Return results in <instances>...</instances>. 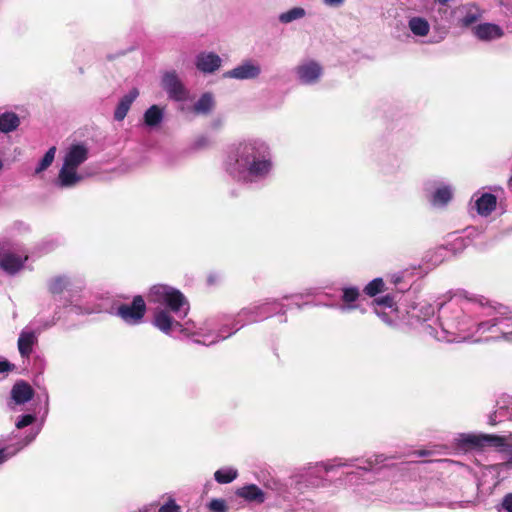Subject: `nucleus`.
<instances>
[{
  "label": "nucleus",
  "instance_id": "12",
  "mask_svg": "<svg viewBox=\"0 0 512 512\" xmlns=\"http://www.w3.org/2000/svg\"><path fill=\"white\" fill-rule=\"evenodd\" d=\"M38 339L33 331H22L18 338V351L22 358H29Z\"/></svg>",
  "mask_w": 512,
  "mask_h": 512
},
{
  "label": "nucleus",
  "instance_id": "20",
  "mask_svg": "<svg viewBox=\"0 0 512 512\" xmlns=\"http://www.w3.org/2000/svg\"><path fill=\"white\" fill-rule=\"evenodd\" d=\"M174 321L166 310H159L154 315V325L164 333H169Z\"/></svg>",
  "mask_w": 512,
  "mask_h": 512
},
{
  "label": "nucleus",
  "instance_id": "30",
  "mask_svg": "<svg viewBox=\"0 0 512 512\" xmlns=\"http://www.w3.org/2000/svg\"><path fill=\"white\" fill-rule=\"evenodd\" d=\"M304 16H305V10L301 7H295L285 13H282L279 17V20L282 23H290V22L300 19Z\"/></svg>",
  "mask_w": 512,
  "mask_h": 512
},
{
  "label": "nucleus",
  "instance_id": "4",
  "mask_svg": "<svg viewBox=\"0 0 512 512\" xmlns=\"http://www.w3.org/2000/svg\"><path fill=\"white\" fill-rule=\"evenodd\" d=\"M162 86L169 97L175 101H184L188 98V91L175 71L164 74Z\"/></svg>",
  "mask_w": 512,
  "mask_h": 512
},
{
  "label": "nucleus",
  "instance_id": "2",
  "mask_svg": "<svg viewBox=\"0 0 512 512\" xmlns=\"http://www.w3.org/2000/svg\"><path fill=\"white\" fill-rule=\"evenodd\" d=\"M458 444L464 450H483L485 447H503L506 438L491 434H461Z\"/></svg>",
  "mask_w": 512,
  "mask_h": 512
},
{
  "label": "nucleus",
  "instance_id": "10",
  "mask_svg": "<svg viewBox=\"0 0 512 512\" xmlns=\"http://www.w3.org/2000/svg\"><path fill=\"white\" fill-rule=\"evenodd\" d=\"M235 494L247 502L262 504L266 500L265 493L256 484H248L238 488Z\"/></svg>",
  "mask_w": 512,
  "mask_h": 512
},
{
  "label": "nucleus",
  "instance_id": "35",
  "mask_svg": "<svg viewBox=\"0 0 512 512\" xmlns=\"http://www.w3.org/2000/svg\"><path fill=\"white\" fill-rule=\"evenodd\" d=\"M35 421V416L31 414L22 415L19 420L16 422V427L18 429H22L31 425Z\"/></svg>",
  "mask_w": 512,
  "mask_h": 512
},
{
  "label": "nucleus",
  "instance_id": "3",
  "mask_svg": "<svg viewBox=\"0 0 512 512\" xmlns=\"http://www.w3.org/2000/svg\"><path fill=\"white\" fill-rule=\"evenodd\" d=\"M146 310L143 297L137 295L130 304L122 303L118 305L115 314L128 324H137L143 319Z\"/></svg>",
  "mask_w": 512,
  "mask_h": 512
},
{
  "label": "nucleus",
  "instance_id": "21",
  "mask_svg": "<svg viewBox=\"0 0 512 512\" xmlns=\"http://www.w3.org/2000/svg\"><path fill=\"white\" fill-rule=\"evenodd\" d=\"M172 289L173 287L167 285H154L150 289L149 301L154 303L165 304L168 295L172 291Z\"/></svg>",
  "mask_w": 512,
  "mask_h": 512
},
{
  "label": "nucleus",
  "instance_id": "9",
  "mask_svg": "<svg viewBox=\"0 0 512 512\" xmlns=\"http://www.w3.org/2000/svg\"><path fill=\"white\" fill-rule=\"evenodd\" d=\"M28 260V256L24 258L10 252L0 254V267L10 275L19 272L24 263Z\"/></svg>",
  "mask_w": 512,
  "mask_h": 512
},
{
  "label": "nucleus",
  "instance_id": "18",
  "mask_svg": "<svg viewBox=\"0 0 512 512\" xmlns=\"http://www.w3.org/2000/svg\"><path fill=\"white\" fill-rule=\"evenodd\" d=\"M20 119L14 112H5L0 115V132L9 133L18 128Z\"/></svg>",
  "mask_w": 512,
  "mask_h": 512
},
{
  "label": "nucleus",
  "instance_id": "43",
  "mask_svg": "<svg viewBox=\"0 0 512 512\" xmlns=\"http://www.w3.org/2000/svg\"><path fill=\"white\" fill-rule=\"evenodd\" d=\"M435 1L442 5H446L450 0H435Z\"/></svg>",
  "mask_w": 512,
  "mask_h": 512
},
{
  "label": "nucleus",
  "instance_id": "14",
  "mask_svg": "<svg viewBox=\"0 0 512 512\" xmlns=\"http://www.w3.org/2000/svg\"><path fill=\"white\" fill-rule=\"evenodd\" d=\"M82 179L83 177L77 173V169H71L63 164L58 174V185L63 188L73 187Z\"/></svg>",
  "mask_w": 512,
  "mask_h": 512
},
{
  "label": "nucleus",
  "instance_id": "15",
  "mask_svg": "<svg viewBox=\"0 0 512 512\" xmlns=\"http://www.w3.org/2000/svg\"><path fill=\"white\" fill-rule=\"evenodd\" d=\"M475 35L481 40L500 38L503 35L502 29L492 23H484L474 28Z\"/></svg>",
  "mask_w": 512,
  "mask_h": 512
},
{
  "label": "nucleus",
  "instance_id": "16",
  "mask_svg": "<svg viewBox=\"0 0 512 512\" xmlns=\"http://www.w3.org/2000/svg\"><path fill=\"white\" fill-rule=\"evenodd\" d=\"M497 205V198L494 194L484 193L476 200L477 212L482 216L490 215Z\"/></svg>",
  "mask_w": 512,
  "mask_h": 512
},
{
  "label": "nucleus",
  "instance_id": "19",
  "mask_svg": "<svg viewBox=\"0 0 512 512\" xmlns=\"http://www.w3.org/2000/svg\"><path fill=\"white\" fill-rule=\"evenodd\" d=\"M187 304V300L183 293L175 288L169 293L167 301L165 305L169 308L170 311L177 313L181 310V308Z\"/></svg>",
  "mask_w": 512,
  "mask_h": 512
},
{
  "label": "nucleus",
  "instance_id": "13",
  "mask_svg": "<svg viewBox=\"0 0 512 512\" xmlns=\"http://www.w3.org/2000/svg\"><path fill=\"white\" fill-rule=\"evenodd\" d=\"M139 91L137 88H133L129 91L128 94L124 95L119 103L116 106V109L114 111V119L116 121H123L126 117L128 111L130 110V107L132 103L135 101V99L138 97Z\"/></svg>",
  "mask_w": 512,
  "mask_h": 512
},
{
  "label": "nucleus",
  "instance_id": "25",
  "mask_svg": "<svg viewBox=\"0 0 512 512\" xmlns=\"http://www.w3.org/2000/svg\"><path fill=\"white\" fill-rule=\"evenodd\" d=\"M452 199V191L448 186H442L436 189L432 196V204L444 206Z\"/></svg>",
  "mask_w": 512,
  "mask_h": 512
},
{
  "label": "nucleus",
  "instance_id": "17",
  "mask_svg": "<svg viewBox=\"0 0 512 512\" xmlns=\"http://www.w3.org/2000/svg\"><path fill=\"white\" fill-rule=\"evenodd\" d=\"M463 9L465 10V14L459 20V25L461 27L467 28L471 26L472 24L477 22L482 16L480 9L474 4L466 5L463 7Z\"/></svg>",
  "mask_w": 512,
  "mask_h": 512
},
{
  "label": "nucleus",
  "instance_id": "31",
  "mask_svg": "<svg viewBox=\"0 0 512 512\" xmlns=\"http://www.w3.org/2000/svg\"><path fill=\"white\" fill-rule=\"evenodd\" d=\"M359 297V290L356 287H348L343 289L342 300L346 304L355 302Z\"/></svg>",
  "mask_w": 512,
  "mask_h": 512
},
{
  "label": "nucleus",
  "instance_id": "40",
  "mask_svg": "<svg viewBox=\"0 0 512 512\" xmlns=\"http://www.w3.org/2000/svg\"><path fill=\"white\" fill-rule=\"evenodd\" d=\"M415 454L418 456H426L429 454V452L427 450H419V451H416Z\"/></svg>",
  "mask_w": 512,
  "mask_h": 512
},
{
  "label": "nucleus",
  "instance_id": "39",
  "mask_svg": "<svg viewBox=\"0 0 512 512\" xmlns=\"http://www.w3.org/2000/svg\"><path fill=\"white\" fill-rule=\"evenodd\" d=\"M327 5L338 6L344 2V0H323Z\"/></svg>",
  "mask_w": 512,
  "mask_h": 512
},
{
  "label": "nucleus",
  "instance_id": "34",
  "mask_svg": "<svg viewBox=\"0 0 512 512\" xmlns=\"http://www.w3.org/2000/svg\"><path fill=\"white\" fill-rule=\"evenodd\" d=\"M498 512H512V493L506 494L498 507Z\"/></svg>",
  "mask_w": 512,
  "mask_h": 512
},
{
  "label": "nucleus",
  "instance_id": "33",
  "mask_svg": "<svg viewBox=\"0 0 512 512\" xmlns=\"http://www.w3.org/2000/svg\"><path fill=\"white\" fill-rule=\"evenodd\" d=\"M158 512H181V507L174 499L169 498L168 501L159 508Z\"/></svg>",
  "mask_w": 512,
  "mask_h": 512
},
{
  "label": "nucleus",
  "instance_id": "11",
  "mask_svg": "<svg viewBox=\"0 0 512 512\" xmlns=\"http://www.w3.org/2000/svg\"><path fill=\"white\" fill-rule=\"evenodd\" d=\"M11 397L16 404H24L34 397V390L29 383L19 380L12 387Z\"/></svg>",
  "mask_w": 512,
  "mask_h": 512
},
{
  "label": "nucleus",
  "instance_id": "36",
  "mask_svg": "<svg viewBox=\"0 0 512 512\" xmlns=\"http://www.w3.org/2000/svg\"><path fill=\"white\" fill-rule=\"evenodd\" d=\"M375 302L383 307L386 308H392L395 305L394 297L391 295H385L382 297H379L375 300Z\"/></svg>",
  "mask_w": 512,
  "mask_h": 512
},
{
  "label": "nucleus",
  "instance_id": "32",
  "mask_svg": "<svg viewBox=\"0 0 512 512\" xmlns=\"http://www.w3.org/2000/svg\"><path fill=\"white\" fill-rule=\"evenodd\" d=\"M208 508L211 512H227L228 506L226 504V501L224 499H212L209 504Z\"/></svg>",
  "mask_w": 512,
  "mask_h": 512
},
{
  "label": "nucleus",
  "instance_id": "6",
  "mask_svg": "<svg viewBox=\"0 0 512 512\" xmlns=\"http://www.w3.org/2000/svg\"><path fill=\"white\" fill-rule=\"evenodd\" d=\"M261 73L259 65L254 64L251 61H246L234 69L227 71L224 76L234 79H255Z\"/></svg>",
  "mask_w": 512,
  "mask_h": 512
},
{
  "label": "nucleus",
  "instance_id": "41",
  "mask_svg": "<svg viewBox=\"0 0 512 512\" xmlns=\"http://www.w3.org/2000/svg\"><path fill=\"white\" fill-rule=\"evenodd\" d=\"M6 460V455L4 450H0V464Z\"/></svg>",
  "mask_w": 512,
  "mask_h": 512
},
{
  "label": "nucleus",
  "instance_id": "37",
  "mask_svg": "<svg viewBox=\"0 0 512 512\" xmlns=\"http://www.w3.org/2000/svg\"><path fill=\"white\" fill-rule=\"evenodd\" d=\"M16 369L15 364L9 362L8 360L0 361V374L1 373H9Z\"/></svg>",
  "mask_w": 512,
  "mask_h": 512
},
{
  "label": "nucleus",
  "instance_id": "5",
  "mask_svg": "<svg viewBox=\"0 0 512 512\" xmlns=\"http://www.w3.org/2000/svg\"><path fill=\"white\" fill-rule=\"evenodd\" d=\"M323 69L316 61H309L302 65L297 66L296 73L299 80L304 84H312L319 80Z\"/></svg>",
  "mask_w": 512,
  "mask_h": 512
},
{
  "label": "nucleus",
  "instance_id": "23",
  "mask_svg": "<svg viewBox=\"0 0 512 512\" xmlns=\"http://www.w3.org/2000/svg\"><path fill=\"white\" fill-rule=\"evenodd\" d=\"M162 119L163 111L157 105H152L144 113V122L147 126H157L161 123Z\"/></svg>",
  "mask_w": 512,
  "mask_h": 512
},
{
  "label": "nucleus",
  "instance_id": "29",
  "mask_svg": "<svg viewBox=\"0 0 512 512\" xmlns=\"http://www.w3.org/2000/svg\"><path fill=\"white\" fill-rule=\"evenodd\" d=\"M237 471L233 469L228 470H217L214 473L215 480L220 484H228L237 478Z\"/></svg>",
  "mask_w": 512,
  "mask_h": 512
},
{
  "label": "nucleus",
  "instance_id": "24",
  "mask_svg": "<svg viewBox=\"0 0 512 512\" xmlns=\"http://www.w3.org/2000/svg\"><path fill=\"white\" fill-rule=\"evenodd\" d=\"M409 28L417 36H426L429 33V23L421 17H413L409 20Z\"/></svg>",
  "mask_w": 512,
  "mask_h": 512
},
{
  "label": "nucleus",
  "instance_id": "22",
  "mask_svg": "<svg viewBox=\"0 0 512 512\" xmlns=\"http://www.w3.org/2000/svg\"><path fill=\"white\" fill-rule=\"evenodd\" d=\"M214 99L212 94L204 93L199 100L194 104L193 110L197 114H208L212 111L214 107Z\"/></svg>",
  "mask_w": 512,
  "mask_h": 512
},
{
  "label": "nucleus",
  "instance_id": "26",
  "mask_svg": "<svg viewBox=\"0 0 512 512\" xmlns=\"http://www.w3.org/2000/svg\"><path fill=\"white\" fill-rule=\"evenodd\" d=\"M69 285V281L65 276H56L52 278L48 284V290L51 294L63 293Z\"/></svg>",
  "mask_w": 512,
  "mask_h": 512
},
{
  "label": "nucleus",
  "instance_id": "27",
  "mask_svg": "<svg viewBox=\"0 0 512 512\" xmlns=\"http://www.w3.org/2000/svg\"><path fill=\"white\" fill-rule=\"evenodd\" d=\"M385 289V283L382 278H375L370 281L364 288V293L369 297H374L377 294L383 292Z\"/></svg>",
  "mask_w": 512,
  "mask_h": 512
},
{
  "label": "nucleus",
  "instance_id": "8",
  "mask_svg": "<svg viewBox=\"0 0 512 512\" xmlns=\"http://www.w3.org/2000/svg\"><path fill=\"white\" fill-rule=\"evenodd\" d=\"M221 58L213 52H202L196 57L195 65L203 73H213L221 66Z\"/></svg>",
  "mask_w": 512,
  "mask_h": 512
},
{
  "label": "nucleus",
  "instance_id": "1",
  "mask_svg": "<svg viewBox=\"0 0 512 512\" xmlns=\"http://www.w3.org/2000/svg\"><path fill=\"white\" fill-rule=\"evenodd\" d=\"M268 147L261 142L241 143L227 162V171L233 175L248 172L251 176L264 177L271 169Z\"/></svg>",
  "mask_w": 512,
  "mask_h": 512
},
{
  "label": "nucleus",
  "instance_id": "38",
  "mask_svg": "<svg viewBox=\"0 0 512 512\" xmlns=\"http://www.w3.org/2000/svg\"><path fill=\"white\" fill-rule=\"evenodd\" d=\"M208 144V140L205 137H201L196 141V147L201 148Z\"/></svg>",
  "mask_w": 512,
  "mask_h": 512
},
{
  "label": "nucleus",
  "instance_id": "28",
  "mask_svg": "<svg viewBox=\"0 0 512 512\" xmlns=\"http://www.w3.org/2000/svg\"><path fill=\"white\" fill-rule=\"evenodd\" d=\"M56 153V147L52 146L48 149V151L45 153L41 161L39 162L38 166L35 169V173L39 174L43 171H45L54 161Z\"/></svg>",
  "mask_w": 512,
  "mask_h": 512
},
{
  "label": "nucleus",
  "instance_id": "7",
  "mask_svg": "<svg viewBox=\"0 0 512 512\" xmlns=\"http://www.w3.org/2000/svg\"><path fill=\"white\" fill-rule=\"evenodd\" d=\"M88 158V149L82 144L72 145L64 157V165L78 169Z\"/></svg>",
  "mask_w": 512,
  "mask_h": 512
},
{
  "label": "nucleus",
  "instance_id": "42",
  "mask_svg": "<svg viewBox=\"0 0 512 512\" xmlns=\"http://www.w3.org/2000/svg\"><path fill=\"white\" fill-rule=\"evenodd\" d=\"M507 186H508L509 190L512 191V174H511V177L508 179Z\"/></svg>",
  "mask_w": 512,
  "mask_h": 512
},
{
  "label": "nucleus",
  "instance_id": "44",
  "mask_svg": "<svg viewBox=\"0 0 512 512\" xmlns=\"http://www.w3.org/2000/svg\"><path fill=\"white\" fill-rule=\"evenodd\" d=\"M208 281H209V283H211V284H212V283H214V282L216 281V278H215L214 276H210V277L208 278Z\"/></svg>",
  "mask_w": 512,
  "mask_h": 512
}]
</instances>
